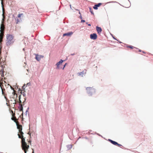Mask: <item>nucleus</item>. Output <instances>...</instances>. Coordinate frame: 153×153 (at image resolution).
<instances>
[{
  "instance_id": "obj_1",
  "label": "nucleus",
  "mask_w": 153,
  "mask_h": 153,
  "mask_svg": "<svg viewBox=\"0 0 153 153\" xmlns=\"http://www.w3.org/2000/svg\"><path fill=\"white\" fill-rule=\"evenodd\" d=\"M18 136L19 138H21L22 139V149L24 150L25 153H26V150L28 149L29 146L25 142V140L23 136H21L19 134Z\"/></svg>"
},
{
  "instance_id": "obj_2",
  "label": "nucleus",
  "mask_w": 153,
  "mask_h": 153,
  "mask_svg": "<svg viewBox=\"0 0 153 153\" xmlns=\"http://www.w3.org/2000/svg\"><path fill=\"white\" fill-rule=\"evenodd\" d=\"M13 36L11 34H7L6 36V45L9 46L14 42Z\"/></svg>"
},
{
  "instance_id": "obj_3",
  "label": "nucleus",
  "mask_w": 153,
  "mask_h": 153,
  "mask_svg": "<svg viewBox=\"0 0 153 153\" xmlns=\"http://www.w3.org/2000/svg\"><path fill=\"white\" fill-rule=\"evenodd\" d=\"M86 90H87V93L89 96H92L95 92V89L91 87H87L86 88Z\"/></svg>"
},
{
  "instance_id": "obj_4",
  "label": "nucleus",
  "mask_w": 153,
  "mask_h": 153,
  "mask_svg": "<svg viewBox=\"0 0 153 153\" xmlns=\"http://www.w3.org/2000/svg\"><path fill=\"white\" fill-rule=\"evenodd\" d=\"M1 5L2 7V11H3V14H2V16L3 18L2 19V21L1 22V24L3 23H4V5H3V2L2 0V2H1Z\"/></svg>"
},
{
  "instance_id": "obj_5",
  "label": "nucleus",
  "mask_w": 153,
  "mask_h": 153,
  "mask_svg": "<svg viewBox=\"0 0 153 153\" xmlns=\"http://www.w3.org/2000/svg\"><path fill=\"white\" fill-rule=\"evenodd\" d=\"M108 141L111 142L112 144L114 145H117L119 146H122V145L118 144L117 142L112 140L111 139H108Z\"/></svg>"
},
{
  "instance_id": "obj_6",
  "label": "nucleus",
  "mask_w": 153,
  "mask_h": 153,
  "mask_svg": "<svg viewBox=\"0 0 153 153\" xmlns=\"http://www.w3.org/2000/svg\"><path fill=\"white\" fill-rule=\"evenodd\" d=\"M97 35L96 33H93L90 35V38L91 39L95 40L97 39Z\"/></svg>"
},
{
  "instance_id": "obj_7",
  "label": "nucleus",
  "mask_w": 153,
  "mask_h": 153,
  "mask_svg": "<svg viewBox=\"0 0 153 153\" xmlns=\"http://www.w3.org/2000/svg\"><path fill=\"white\" fill-rule=\"evenodd\" d=\"M63 62V60L61 59L59 62H57L56 65V69H59V65H61Z\"/></svg>"
},
{
  "instance_id": "obj_8",
  "label": "nucleus",
  "mask_w": 153,
  "mask_h": 153,
  "mask_svg": "<svg viewBox=\"0 0 153 153\" xmlns=\"http://www.w3.org/2000/svg\"><path fill=\"white\" fill-rule=\"evenodd\" d=\"M12 113H13L12 117L11 118V119L13 120L16 123V122H18V121H17V120L16 118V117L15 116V113H13V111H11Z\"/></svg>"
},
{
  "instance_id": "obj_9",
  "label": "nucleus",
  "mask_w": 153,
  "mask_h": 153,
  "mask_svg": "<svg viewBox=\"0 0 153 153\" xmlns=\"http://www.w3.org/2000/svg\"><path fill=\"white\" fill-rule=\"evenodd\" d=\"M16 124L17 127V128L19 129V130H22V125L19 124V122H16Z\"/></svg>"
},
{
  "instance_id": "obj_10",
  "label": "nucleus",
  "mask_w": 153,
  "mask_h": 153,
  "mask_svg": "<svg viewBox=\"0 0 153 153\" xmlns=\"http://www.w3.org/2000/svg\"><path fill=\"white\" fill-rule=\"evenodd\" d=\"M96 29L97 31V33L98 34H100L101 33L102 30L101 27H99L98 26H96Z\"/></svg>"
},
{
  "instance_id": "obj_11",
  "label": "nucleus",
  "mask_w": 153,
  "mask_h": 153,
  "mask_svg": "<svg viewBox=\"0 0 153 153\" xmlns=\"http://www.w3.org/2000/svg\"><path fill=\"white\" fill-rule=\"evenodd\" d=\"M101 4V3H99L97 4H95L93 7L95 10H97L98 9V7H99Z\"/></svg>"
},
{
  "instance_id": "obj_12",
  "label": "nucleus",
  "mask_w": 153,
  "mask_h": 153,
  "mask_svg": "<svg viewBox=\"0 0 153 153\" xmlns=\"http://www.w3.org/2000/svg\"><path fill=\"white\" fill-rule=\"evenodd\" d=\"M73 34V33L72 32H69L67 33H66L63 34V36H71Z\"/></svg>"
},
{
  "instance_id": "obj_13",
  "label": "nucleus",
  "mask_w": 153,
  "mask_h": 153,
  "mask_svg": "<svg viewBox=\"0 0 153 153\" xmlns=\"http://www.w3.org/2000/svg\"><path fill=\"white\" fill-rule=\"evenodd\" d=\"M5 29V27L3 23L1 24V25L0 31H4Z\"/></svg>"
},
{
  "instance_id": "obj_14",
  "label": "nucleus",
  "mask_w": 153,
  "mask_h": 153,
  "mask_svg": "<svg viewBox=\"0 0 153 153\" xmlns=\"http://www.w3.org/2000/svg\"><path fill=\"white\" fill-rule=\"evenodd\" d=\"M22 130H21L19 131V134H18V135L19 134L21 136H23V134H24V133H23V132L22 131Z\"/></svg>"
},
{
  "instance_id": "obj_15",
  "label": "nucleus",
  "mask_w": 153,
  "mask_h": 153,
  "mask_svg": "<svg viewBox=\"0 0 153 153\" xmlns=\"http://www.w3.org/2000/svg\"><path fill=\"white\" fill-rule=\"evenodd\" d=\"M67 147L68 149H70L72 148V145H68L67 146Z\"/></svg>"
},
{
  "instance_id": "obj_16",
  "label": "nucleus",
  "mask_w": 153,
  "mask_h": 153,
  "mask_svg": "<svg viewBox=\"0 0 153 153\" xmlns=\"http://www.w3.org/2000/svg\"><path fill=\"white\" fill-rule=\"evenodd\" d=\"M89 10H90V11L91 13L92 14L94 15V13L93 11L92 10L91 7H89Z\"/></svg>"
},
{
  "instance_id": "obj_17",
  "label": "nucleus",
  "mask_w": 153,
  "mask_h": 153,
  "mask_svg": "<svg viewBox=\"0 0 153 153\" xmlns=\"http://www.w3.org/2000/svg\"><path fill=\"white\" fill-rule=\"evenodd\" d=\"M84 74V73L83 71L81 72L78 73L79 75L81 76H83Z\"/></svg>"
},
{
  "instance_id": "obj_18",
  "label": "nucleus",
  "mask_w": 153,
  "mask_h": 153,
  "mask_svg": "<svg viewBox=\"0 0 153 153\" xmlns=\"http://www.w3.org/2000/svg\"><path fill=\"white\" fill-rule=\"evenodd\" d=\"M15 20L16 21V23H18L19 22L20 20H21V19H15Z\"/></svg>"
},
{
  "instance_id": "obj_19",
  "label": "nucleus",
  "mask_w": 153,
  "mask_h": 153,
  "mask_svg": "<svg viewBox=\"0 0 153 153\" xmlns=\"http://www.w3.org/2000/svg\"><path fill=\"white\" fill-rule=\"evenodd\" d=\"M128 47L129 48H131V49H133V48H136L137 49L139 50V49H138L137 48H135L134 47H133V46H131V45H130V46H128Z\"/></svg>"
},
{
  "instance_id": "obj_20",
  "label": "nucleus",
  "mask_w": 153,
  "mask_h": 153,
  "mask_svg": "<svg viewBox=\"0 0 153 153\" xmlns=\"http://www.w3.org/2000/svg\"><path fill=\"white\" fill-rule=\"evenodd\" d=\"M19 104L21 105V103H22V101L20 100V96H19Z\"/></svg>"
},
{
  "instance_id": "obj_21",
  "label": "nucleus",
  "mask_w": 153,
  "mask_h": 153,
  "mask_svg": "<svg viewBox=\"0 0 153 153\" xmlns=\"http://www.w3.org/2000/svg\"><path fill=\"white\" fill-rule=\"evenodd\" d=\"M23 14L22 13L21 14H19L17 16V17L18 18H19V19H21V15H23Z\"/></svg>"
},
{
  "instance_id": "obj_22",
  "label": "nucleus",
  "mask_w": 153,
  "mask_h": 153,
  "mask_svg": "<svg viewBox=\"0 0 153 153\" xmlns=\"http://www.w3.org/2000/svg\"><path fill=\"white\" fill-rule=\"evenodd\" d=\"M44 57V56L43 55H39V61L40 59L41 58H43Z\"/></svg>"
},
{
  "instance_id": "obj_23",
  "label": "nucleus",
  "mask_w": 153,
  "mask_h": 153,
  "mask_svg": "<svg viewBox=\"0 0 153 153\" xmlns=\"http://www.w3.org/2000/svg\"><path fill=\"white\" fill-rule=\"evenodd\" d=\"M3 37H2L0 36V42H1L2 41Z\"/></svg>"
},
{
  "instance_id": "obj_24",
  "label": "nucleus",
  "mask_w": 153,
  "mask_h": 153,
  "mask_svg": "<svg viewBox=\"0 0 153 153\" xmlns=\"http://www.w3.org/2000/svg\"><path fill=\"white\" fill-rule=\"evenodd\" d=\"M25 91H21V93L22 94H23V95H24V92H25Z\"/></svg>"
},
{
  "instance_id": "obj_25",
  "label": "nucleus",
  "mask_w": 153,
  "mask_h": 153,
  "mask_svg": "<svg viewBox=\"0 0 153 153\" xmlns=\"http://www.w3.org/2000/svg\"><path fill=\"white\" fill-rule=\"evenodd\" d=\"M37 56H38V55H36V56L35 57V58L36 59V60H38V58H37Z\"/></svg>"
},
{
  "instance_id": "obj_26",
  "label": "nucleus",
  "mask_w": 153,
  "mask_h": 153,
  "mask_svg": "<svg viewBox=\"0 0 153 153\" xmlns=\"http://www.w3.org/2000/svg\"><path fill=\"white\" fill-rule=\"evenodd\" d=\"M117 2L116 1H110L108 3H117Z\"/></svg>"
},
{
  "instance_id": "obj_27",
  "label": "nucleus",
  "mask_w": 153,
  "mask_h": 153,
  "mask_svg": "<svg viewBox=\"0 0 153 153\" xmlns=\"http://www.w3.org/2000/svg\"><path fill=\"white\" fill-rule=\"evenodd\" d=\"M85 22V20H81V23H82V22Z\"/></svg>"
},
{
  "instance_id": "obj_28",
  "label": "nucleus",
  "mask_w": 153,
  "mask_h": 153,
  "mask_svg": "<svg viewBox=\"0 0 153 153\" xmlns=\"http://www.w3.org/2000/svg\"><path fill=\"white\" fill-rule=\"evenodd\" d=\"M79 18L81 19H82V16L80 15V16H79Z\"/></svg>"
},
{
  "instance_id": "obj_29",
  "label": "nucleus",
  "mask_w": 153,
  "mask_h": 153,
  "mask_svg": "<svg viewBox=\"0 0 153 153\" xmlns=\"http://www.w3.org/2000/svg\"><path fill=\"white\" fill-rule=\"evenodd\" d=\"M113 38L115 40H117V41H118V40L115 37H114V36H113Z\"/></svg>"
},
{
  "instance_id": "obj_30",
  "label": "nucleus",
  "mask_w": 153,
  "mask_h": 153,
  "mask_svg": "<svg viewBox=\"0 0 153 153\" xmlns=\"http://www.w3.org/2000/svg\"><path fill=\"white\" fill-rule=\"evenodd\" d=\"M88 25L89 26H91V24H88Z\"/></svg>"
},
{
  "instance_id": "obj_31",
  "label": "nucleus",
  "mask_w": 153,
  "mask_h": 153,
  "mask_svg": "<svg viewBox=\"0 0 153 153\" xmlns=\"http://www.w3.org/2000/svg\"><path fill=\"white\" fill-rule=\"evenodd\" d=\"M75 55V53H74L71 54V55L72 56H73V55Z\"/></svg>"
},
{
  "instance_id": "obj_32",
  "label": "nucleus",
  "mask_w": 153,
  "mask_h": 153,
  "mask_svg": "<svg viewBox=\"0 0 153 153\" xmlns=\"http://www.w3.org/2000/svg\"><path fill=\"white\" fill-rule=\"evenodd\" d=\"M66 64H67V63H65V65H64V67H65V66H66Z\"/></svg>"
},
{
  "instance_id": "obj_33",
  "label": "nucleus",
  "mask_w": 153,
  "mask_h": 153,
  "mask_svg": "<svg viewBox=\"0 0 153 153\" xmlns=\"http://www.w3.org/2000/svg\"><path fill=\"white\" fill-rule=\"evenodd\" d=\"M86 24L87 25H88V22H86Z\"/></svg>"
},
{
  "instance_id": "obj_34",
  "label": "nucleus",
  "mask_w": 153,
  "mask_h": 153,
  "mask_svg": "<svg viewBox=\"0 0 153 153\" xmlns=\"http://www.w3.org/2000/svg\"><path fill=\"white\" fill-rule=\"evenodd\" d=\"M139 51L140 52H141V51L140 50H139Z\"/></svg>"
},
{
  "instance_id": "obj_35",
  "label": "nucleus",
  "mask_w": 153,
  "mask_h": 153,
  "mask_svg": "<svg viewBox=\"0 0 153 153\" xmlns=\"http://www.w3.org/2000/svg\"><path fill=\"white\" fill-rule=\"evenodd\" d=\"M79 14H80V15H81V13H80V12L79 11Z\"/></svg>"
},
{
  "instance_id": "obj_36",
  "label": "nucleus",
  "mask_w": 153,
  "mask_h": 153,
  "mask_svg": "<svg viewBox=\"0 0 153 153\" xmlns=\"http://www.w3.org/2000/svg\"><path fill=\"white\" fill-rule=\"evenodd\" d=\"M143 53H145V52L144 51H143Z\"/></svg>"
},
{
  "instance_id": "obj_37",
  "label": "nucleus",
  "mask_w": 153,
  "mask_h": 153,
  "mask_svg": "<svg viewBox=\"0 0 153 153\" xmlns=\"http://www.w3.org/2000/svg\"><path fill=\"white\" fill-rule=\"evenodd\" d=\"M70 7L71 8V4H70Z\"/></svg>"
},
{
  "instance_id": "obj_38",
  "label": "nucleus",
  "mask_w": 153,
  "mask_h": 153,
  "mask_svg": "<svg viewBox=\"0 0 153 153\" xmlns=\"http://www.w3.org/2000/svg\"><path fill=\"white\" fill-rule=\"evenodd\" d=\"M64 68H65V67H63V68L62 69H63V70L64 69Z\"/></svg>"
},
{
  "instance_id": "obj_39",
  "label": "nucleus",
  "mask_w": 153,
  "mask_h": 153,
  "mask_svg": "<svg viewBox=\"0 0 153 153\" xmlns=\"http://www.w3.org/2000/svg\"><path fill=\"white\" fill-rule=\"evenodd\" d=\"M98 134V135H99V136H101V135H99V134Z\"/></svg>"
},
{
  "instance_id": "obj_40",
  "label": "nucleus",
  "mask_w": 153,
  "mask_h": 153,
  "mask_svg": "<svg viewBox=\"0 0 153 153\" xmlns=\"http://www.w3.org/2000/svg\"><path fill=\"white\" fill-rule=\"evenodd\" d=\"M2 0H1V2H2ZM2 1H3V0H2Z\"/></svg>"
},
{
  "instance_id": "obj_41",
  "label": "nucleus",
  "mask_w": 153,
  "mask_h": 153,
  "mask_svg": "<svg viewBox=\"0 0 153 153\" xmlns=\"http://www.w3.org/2000/svg\"><path fill=\"white\" fill-rule=\"evenodd\" d=\"M22 110V109H21V111Z\"/></svg>"
},
{
  "instance_id": "obj_42",
  "label": "nucleus",
  "mask_w": 153,
  "mask_h": 153,
  "mask_svg": "<svg viewBox=\"0 0 153 153\" xmlns=\"http://www.w3.org/2000/svg\"><path fill=\"white\" fill-rule=\"evenodd\" d=\"M77 10L79 11V10Z\"/></svg>"
},
{
  "instance_id": "obj_43",
  "label": "nucleus",
  "mask_w": 153,
  "mask_h": 153,
  "mask_svg": "<svg viewBox=\"0 0 153 153\" xmlns=\"http://www.w3.org/2000/svg\"><path fill=\"white\" fill-rule=\"evenodd\" d=\"M34 153V152H33V153Z\"/></svg>"
},
{
  "instance_id": "obj_44",
  "label": "nucleus",
  "mask_w": 153,
  "mask_h": 153,
  "mask_svg": "<svg viewBox=\"0 0 153 153\" xmlns=\"http://www.w3.org/2000/svg\"><path fill=\"white\" fill-rule=\"evenodd\" d=\"M4 77V78H5V77Z\"/></svg>"
},
{
  "instance_id": "obj_45",
  "label": "nucleus",
  "mask_w": 153,
  "mask_h": 153,
  "mask_svg": "<svg viewBox=\"0 0 153 153\" xmlns=\"http://www.w3.org/2000/svg\"><path fill=\"white\" fill-rule=\"evenodd\" d=\"M4 77V78H5V77Z\"/></svg>"
},
{
  "instance_id": "obj_46",
  "label": "nucleus",
  "mask_w": 153,
  "mask_h": 153,
  "mask_svg": "<svg viewBox=\"0 0 153 153\" xmlns=\"http://www.w3.org/2000/svg\"><path fill=\"white\" fill-rule=\"evenodd\" d=\"M0 153H2V152H0Z\"/></svg>"
}]
</instances>
